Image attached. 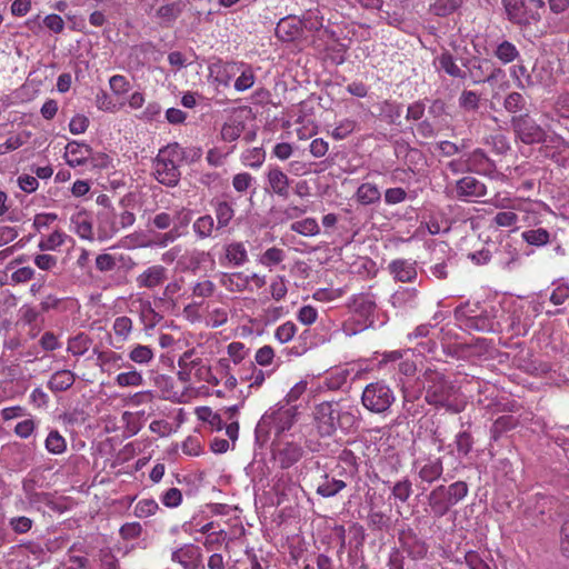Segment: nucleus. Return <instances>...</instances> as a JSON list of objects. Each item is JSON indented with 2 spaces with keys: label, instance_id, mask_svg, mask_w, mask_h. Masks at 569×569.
Listing matches in <instances>:
<instances>
[{
  "label": "nucleus",
  "instance_id": "50",
  "mask_svg": "<svg viewBox=\"0 0 569 569\" xmlns=\"http://www.w3.org/2000/svg\"><path fill=\"white\" fill-rule=\"evenodd\" d=\"M491 166V161L482 149L473 150L468 159V167L470 170L480 172L487 170Z\"/></svg>",
  "mask_w": 569,
  "mask_h": 569
},
{
  "label": "nucleus",
  "instance_id": "3",
  "mask_svg": "<svg viewBox=\"0 0 569 569\" xmlns=\"http://www.w3.org/2000/svg\"><path fill=\"white\" fill-rule=\"evenodd\" d=\"M455 318L458 326L469 332H493L498 330L493 307L481 306L479 302H466L457 307Z\"/></svg>",
  "mask_w": 569,
  "mask_h": 569
},
{
  "label": "nucleus",
  "instance_id": "40",
  "mask_svg": "<svg viewBox=\"0 0 569 569\" xmlns=\"http://www.w3.org/2000/svg\"><path fill=\"white\" fill-rule=\"evenodd\" d=\"M550 232L545 228L523 231L521 238L525 242L535 247H542L550 242Z\"/></svg>",
  "mask_w": 569,
  "mask_h": 569
},
{
  "label": "nucleus",
  "instance_id": "42",
  "mask_svg": "<svg viewBox=\"0 0 569 569\" xmlns=\"http://www.w3.org/2000/svg\"><path fill=\"white\" fill-rule=\"evenodd\" d=\"M490 203L498 208L503 210H518V211H527L523 208L525 201L520 198H510L507 196H501L500 193H497L491 200Z\"/></svg>",
  "mask_w": 569,
  "mask_h": 569
},
{
  "label": "nucleus",
  "instance_id": "6",
  "mask_svg": "<svg viewBox=\"0 0 569 569\" xmlns=\"http://www.w3.org/2000/svg\"><path fill=\"white\" fill-rule=\"evenodd\" d=\"M508 19L519 26H528L541 19L540 9L545 8L542 0H502Z\"/></svg>",
  "mask_w": 569,
  "mask_h": 569
},
{
  "label": "nucleus",
  "instance_id": "46",
  "mask_svg": "<svg viewBox=\"0 0 569 569\" xmlns=\"http://www.w3.org/2000/svg\"><path fill=\"white\" fill-rule=\"evenodd\" d=\"M198 417L210 425L212 430L220 431L224 427L223 417L220 412L213 411L209 407H202L198 410Z\"/></svg>",
  "mask_w": 569,
  "mask_h": 569
},
{
  "label": "nucleus",
  "instance_id": "17",
  "mask_svg": "<svg viewBox=\"0 0 569 569\" xmlns=\"http://www.w3.org/2000/svg\"><path fill=\"white\" fill-rule=\"evenodd\" d=\"M388 270L395 280L400 282H412L417 278L416 262L407 259L392 260L388 266Z\"/></svg>",
  "mask_w": 569,
  "mask_h": 569
},
{
  "label": "nucleus",
  "instance_id": "24",
  "mask_svg": "<svg viewBox=\"0 0 569 569\" xmlns=\"http://www.w3.org/2000/svg\"><path fill=\"white\" fill-rule=\"evenodd\" d=\"M127 357L139 367H149L153 362L156 353L150 346L133 343L129 347Z\"/></svg>",
  "mask_w": 569,
  "mask_h": 569
},
{
  "label": "nucleus",
  "instance_id": "56",
  "mask_svg": "<svg viewBox=\"0 0 569 569\" xmlns=\"http://www.w3.org/2000/svg\"><path fill=\"white\" fill-rule=\"evenodd\" d=\"M511 77L517 82L518 88H526L535 84V81L532 80L531 74L528 72L526 66L523 64H517L513 66L510 70Z\"/></svg>",
  "mask_w": 569,
  "mask_h": 569
},
{
  "label": "nucleus",
  "instance_id": "41",
  "mask_svg": "<svg viewBox=\"0 0 569 569\" xmlns=\"http://www.w3.org/2000/svg\"><path fill=\"white\" fill-rule=\"evenodd\" d=\"M348 377L346 369L330 371L323 379V387L331 391L340 390L347 383Z\"/></svg>",
  "mask_w": 569,
  "mask_h": 569
},
{
  "label": "nucleus",
  "instance_id": "31",
  "mask_svg": "<svg viewBox=\"0 0 569 569\" xmlns=\"http://www.w3.org/2000/svg\"><path fill=\"white\" fill-rule=\"evenodd\" d=\"M300 24L301 21L283 18L277 24L276 34L282 41H292L300 34Z\"/></svg>",
  "mask_w": 569,
  "mask_h": 569
},
{
  "label": "nucleus",
  "instance_id": "35",
  "mask_svg": "<svg viewBox=\"0 0 569 569\" xmlns=\"http://www.w3.org/2000/svg\"><path fill=\"white\" fill-rule=\"evenodd\" d=\"M240 67H243V63L237 62H224L214 64L211 69L212 72H216V81L222 86H229L232 76L239 71Z\"/></svg>",
  "mask_w": 569,
  "mask_h": 569
},
{
  "label": "nucleus",
  "instance_id": "47",
  "mask_svg": "<svg viewBox=\"0 0 569 569\" xmlns=\"http://www.w3.org/2000/svg\"><path fill=\"white\" fill-rule=\"evenodd\" d=\"M290 228L292 231L306 237L316 236L320 232L319 224L315 218H306L303 220L296 221Z\"/></svg>",
  "mask_w": 569,
  "mask_h": 569
},
{
  "label": "nucleus",
  "instance_id": "53",
  "mask_svg": "<svg viewBox=\"0 0 569 569\" xmlns=\"http://www.w3.org/2000/svg\"><path fill=\"white\" fill-rule=\"evenodd\" d=\"M250 375L240 376L242 381L249 382V388L259 389L266 381L267 373L258 369L253 362H249Z\"/></svg>",
  "mask_w": 569,
  "mask_h": 569
},
{
  "label": "nucleus",
  "instance_id": "22",
  "mask_svg": "<svg viewBox=\"0 0 569 569\" xmlns=\"http://www.w3.org/2000/svg\"><path fill=\"white\" fill-rule=\"evenodd\" d=\"M352 312L368 320L373 317L377 305L375 298L369 293H360L352 297L349 305Z\"/></svg>",
  "mask_w": 569,
  "mask_h": 569
},
{
  "label": "nucleus",
  "instance_id": "58",
  "mask_svg": "<svg viewBox=\"0 0 569 569\" xmlns=\"http://www.w3.org/2000/svg\"><path fill=\"white\" fill-rule=\"evenodd\" d=\"M390 518L380 510L371 509L367 517V522L372 530H383L388 528Z\"/></svg>",
  "mask_w": 569,
  "mask_h": 569
},
{
  "label": "nucleus",
  "instance_id": "19",
  "mask_svg": "<svg viewBox=\"0 0 569 569\" xmlns=\"http://www.w3.org/2000/svg\"><path fill=\"white\" fill-rule=\"evenodd\" d=\"M132 332V319L128 316L117 317L112 323L113 340L111 341V345L116 348H120L130 340Z\"/></svg>",
  "mask_w": 569,
  "mask_h": 569
},
{
  "label": "nucleus",
  "instance_id": "21",
  "mask_svg": "<svg viewBox=\"0 0 569 569\" xmlns=\"http://www.w3.org/2000/svg\"><path fill=\"white\" fill-rule=\"evenodd\" d=\"M91 154V147L87 143L71 141L66 146L64 158L70 167L82 166Z\"/></svg>",
  "mask_w": 569,
  "mask_h": 569
},
{
  "label": "nucleus",
  "instance_id": "52",
  "mask_svg": "<svg viewBox=\"0 0 569 569\" xmlns=\"http://www.w3.org/2000/svg\"><path fill=\"white\" fill-rule=\"evenodd\" d=\"M244 126L240 121L231 120L226 122L221 128V138L223 141L233 142L243 132Z\"/></svg>",
  "mask_w": 569,
  "mask_h": 569
},
{
  "label": "nucleus",
  "instance_id": "5",
  "mask_svg": "<svg viewBox=\"0 0 569 569\" xmlns=\"http://www.w3.org/2000/svg\"><path fill=\"white\" fill-rule=\"evenodd\" d=\"M392 389L383 381L367 385L361 395L362 406L370 412L383 413L395 402Z\"/></svg>",
  "mask_w": 569,
  "mask_h": 569
},
{
  "label": "nucleus",
  "instance_id": "64",
  "mask_svg": "<svg viewBox=\"0 0 569 569\" xmlns=\"http://www.w3.org/2000/svg\"><path fill=\"white\" fill-rule=\"evenodd\" d=\"M558 545L560 553L569 559V520L560 527Z\"/></svg>",
  "mask_w": 569,
  "mask_h": 569
},
{
  "label": "nucleus",
  "instance_id": "23",
  "mask_svg": "<svg viewBox=\"0 0 569 569\" xmlns=\"http://www.w3.org/2000/svg\"><path fill=\"white\" fill-rule=\"evenodd\" d=\"M192 230L198 240L214 238L221 232L218 231V226L209 213L198 217L192 223Z\"/></svg>",
  "mask_w": 569,
  "mask_h": 569
},
{
  "label": "nucleus",
  "instance_id": "28",
  "mask_svg": "<svg viewBox=\"0 0 569 569\" xmlns=\"http://www.w3.org/2000/svg\"><path fill=\"white\" fill-rule=\"evenodd\" d=\"M219 282L226 290L233 293L249 289L248 274L243 272L222 273Z\"/></svg>",
  "mask_w": 569,
  "mask_h": 569
},
{
  "label": "nucleus",
  "instance_id": "32",
  "mask_svg": "<svg viewBox=\"0 0 569 569\" xmlns=\"http://www.w3.org/2000/svg\"><path fill=\"white\" fill-rule=\"evenodd\" d=\"M224 257L234 267L243 266L248 261V252L242 242H231L224 246Z\"/></svg>",
  "mask_w": 569,
  "mask_h": 569
},
{
  "label": "nucleus",
  "instance_id": "48",
  "mask_svg": "<svg viewBox=\"0 0 569 569\" xmlns=\"http://www.w3.org/2000/svg\"><path fill=\"white\" fill-rule=\"evenodd\" d=\"M286 259V252L277 247L268 248L260 257L259 263L267 267L272 268L281 263Z\"/></svg>",
  "mask_w": 569,
  "mask_h": 569
},
{
  "label": "nucleus",
  "instance_id": "12",
  "mask_svg": "<svg viewBox=\"0 0 569 569\" xmlns=\"http://www.w3.org/2000/svg\"><path fill=\"white\" fill-rule=\"evenodd\" d=\"M168 279V269L162 264H152L136 277L139 289L153 290L161 287Z\"/></svg>",
  "mask_w": 569,
  "mask_h": 569
},
{
  "label": "nucleus",
  "instance_id": "38",
  "mask_svg": "<svg viewBox=\"0 0 569 569\" xmlns=\"http://www.w3.org/2000/svg\"><path fill=\"white\" fill-rule=\"evenodd\" d=\"M347 487L343 480L330 478L329 475L323 476V481L317 487V493L323 498H330L339 493Z\"/></svg>",
  "mask_w": 569,
  "mask_h": 569
},
{
  "label": "nucleus",
  "instance_id": "59",
  "mask_svg": "<svg viewBox=\"0 0 569 569\" xmlns=\"http://www.w3.org/2000/svg\"><path fill=\"white\" fill-rule=\"evenodd\" d=\"M297 333V326L292 321H286L274 331V339L280 343H287L293 339Z\"/></svg>",
  "mask_w": 569,
  "mask_h": 569
},
{
  "label": "nucleus",
  "instance_id": "63",
  "mask_svg": "<svg viewBox=\"0 0 569 569\" xmlns=\"http://www.w3.org/2000/svg\"><path fill=\"white\" fill-rule=\"evenodd\" d=\"M480 96L476 91L465 90L459 98V106L467 111L479 108Z\"/></svg>",
  "mask_w": 569,
  "mask_h": 569
},
{
  "label": "nucleus",
  "instance_id": "45",
  "mask_svg": "<svg viewBox=\"0 0 569 569\" xmlns=\"http://www.w3.org/2000/svg\"><path fill=\"white\" fill-rule=\"evenodd\" d=\"M266 159V152L262 148L247 149L241 154V162L243 166L258 169L262 166Z\"/></svg>",
  "mask_w": 569,
  "mask_h": 569
},
{
  "label": "nucleus",
  "instance_id": "49",
  "mask_svg": "<svg viewBox=\"0 0 569 569\" xmlns=\"http://www.w3.org/2000/svg\"><path fill=\"white\" fill-rule=\"evenodd\" d=\"M227 358L237 366L249 356V349L243 342L232 341L227 346Z\"/></svg>",
  "mask_w": 569,
  "mask_h": 569
},
{
  "label": "nucleus",
  "instance_id": "61",
  "mask_svg": "<svg viewBox=\"0 0 569 569\" xmlns=\"http://www.w3.org/2000/svg\"><path fill=\"white\" fill-rule=\"evenodd\" d=\"M271 298L276 301H281L288 293L287 281L284 277L277 276L269 286Z\"/></svg>",
  "mask_w": 569,
  "mask_h": 569
},
{
  "label": "nucleus",
  "instance_id": "18",
  "mask_svg": "<svg viewBox=\"0 0 569 569\" xmlns=\"http://www.w3.org/2000/svg\"><path fill=\"white\" fill-rule=\"evenodd\" d=\"M303 456L302 447L297 442H286L276 452V460L282 469H288L297 463Z\"/></svg>",
  "mask_w": 569,
  "mask_h": 569
},
{
  "label": "nucleus",
  "instance_id": "2",
  "mask_svg": "<svg viewBox=\"0 0 569 569\" xmlns=\"http://www.w3.org/2000/svg\"><path fill=\"white\" fill-rule=\"evenodd\" d=\"M186 160V151L178 142L169 143L158 151L153 161L156 180L167 187H176L181 177L180 166Z\"/></svg>",
  "mask_w": 569,
  "mask_h": 569
},
{
  "label": "nucleus",
  "instance_id": "51",
  "mask_svg": "<svg viewBox=\"0 0 569 569\" xmlns=\"http://www.w3.org/2000/svg\"><path fill=\"white\" fill-rule=\"evenodd\" d=\"M182 12V7L180 2H172L168 4H163L158 8L156 14L162 21L170 23L173 22Z\"/></svg>",
  "mask_w": 569,
  "mask_h": 569
},
{
  "label": "nucleus",
  "instance_id": "29",
  "mask_svg": "<svg viewBox=\"0 0 569 569\" xmlns=\"http://www.w3.org/2000/svg\"><path fill=\"white\" fill-rule=\"evenodd\" d=\"M124 367L128 370L118 373L114 378V383L120 388L141 387L144 383L142 373L131 365H124Z\"/></svg>",
  "mask_w": 569,
  "mask_h": 569
},
{
  "label": "nucleus",
  "instance_id": "37",
  "mask_svg": "<svg viewBox=\"0 0 569 569\" xmlns=\"http://www.w3.org/2000/svg\"><path fill=\"white\" fill-rule=\"evenodd\" d=\"M71 223L74 228V232L82 239L92 240L93 230L92 223L89 217L83 212H78L72 216Z\"/></svg>",
  "mask_w": 569,
  "mask_h": 569
},
{
  "label": "nucleus",
  "instance_id": "1",
  "mask_svg": "<svg viewBox=\"0 0 569 569\" xmlns=\"http://www.w3.org/2000/svg\"><path fill=\"white\" fill-rule=\"evenodd\" d=\"M313 428L322 439H330L338 432L348 436L357 432L361 416L356 405L342 401H321L312 409Z\"/></svg>",
  "mask_w": 569,
  "mask_h": 569
},
{
  "label": "nucleus",
  "instance_id": "11",
  "mask_svg": "<svg viewBox=\"0 0 569 569\" xmlns=\"http://www.w3.org/2000/svg\"><path fill=\"white\" fill-rule=\"evenodd\" d=\"M202 557L201 548L193 543H184L171 552V561L182 569H200Z\"/></svg>",
  "mask_w": 569,
  "mask_h": 569
},
{
  "label": "nucleus",
  "instance_id": "39",
  "mask_svg": "<svg viewBox=\"0 0 569 569\" xmlns=\"http://www.w3.org/2000/svg\"><path fill=\"white\" fill-rule=\"evenodd\" d=\"M493 56L503 64H508L517 60L519 57V50L517 47L508 41L503 40L497 44Z\"/></svg>",
  "mask_w": 569,
  "mask_h": 569
},
{
  "label": "nucleus",
  "instance_id": "15",
  "mask_svg": "<svg viewBox=\"0 0 569 569\" xmlns=\"http://www.w3.org/2000/svg\"><path fill=\"white\" fill-rule=\"evenodd\" d=\"M266 179L270 190L280 198L289 197L290 179L280 167H270Z\"/></svg>",
  "mask_w": 569,
  "mask_h": 569
},
{
  "label": "nucleus",
  "instance_id": "57",
  "mask_svg": "<svg viewBox=\"0 0 569 569\" xmlns=\"http://www.w3.org/2000/svg\"><path fill=\"white\" fill-rule=\"evenodd\" d=\"M159 510V505L154 499H141L134 506L133 513L138 518L153 516Z\"/></svg>",
  "mask_w": 569,
  "mask_h": 569
},
{
  "label": "nucleus",
  "instance_id": "36",
  "mask_svg": "<svg viewBox=\"0 0 569 569\" xmlns=\"http://www.w3.org/2000/svg\"><path fill=\"white\" fill-rule=\"evenodd\" d=\"M462 4L463 0H435L429 11L436 17L445 18L456 12Z\"/></svg>",
  "mask_w": 569,
  "mask_h": 569
},
{
  "label": "nucleus",
  "instance_id": "54",
  "mask_svg": "<svg viewBox=\"0 0 569 569\" xmlns=\"http://www.w3.org/2000/svg\"><path fill=\"white\" fill-rule=\"evenodd\" d=\"M391 493L396 500L402 503L407 502L412 493L411 481L408 478L397 481L392 487Z\"/></svg>",
  "mask_w": 569,
  "mask_h": 569
},
{
  "label": "nucleus",
  "instance_id": "14",
  "mask_svg": "<svg viewBox=\"0 0 569 569\" xmlns=\"http://www.w3.org/2000/svg\"><path fill=\"white\" fill-rule=\"evenodd\" d=\"M487 187L475 177L466 176L456 182V197L463 201L486 196Z\"/></svg>",
  "mask_w": 569,
  "mask_h": 569
},
{
  "label": "nucleus",
  "instance_id": "30",
  "mask_svg": "<svg viewBox=\"0 0 569 569\" xmlns=\"http://www.w3.org/2000/svg\"><path fill=\"white\" fill-rule=\"evenodd\" d=\"M213 211L216 216V224L218 231L223 232L229 227L230 222L234 217V209L231 203L224 200H219L213 204Z\"/></svg>",
  "mask_w": 569,
  "mask_h": 569
},
{
  "label": "nucleus",
  "instance_id": "7",
  "mask_svg": "<svg viewBox=\"0 0 569 569\" xmlns=\"http://www.w3.org/2000/svg\"><path fill=\"white\" fill-rule=\"evenodd\" d=\"M299 416L298 406H290L279 402L274 408L267 411L261 422L263 426L273 430L277 436L288 431L296 423Z\"/></svg>",
  "mask_w": 569,
  "mask_h": 569
},
{
  "label": "nucleus",
  "instance_id": "44",
  "mask_svg": "<svg viewBox=\"0 0 569 569\" xmlns=\"http://www.w3.org/2000/svg\"><path fill=\"white\" fill-rule=\"evenodd\" d=\"M90 345V338L86 333L80 332L68 340L67 351L79 357L89 350Z\"/></svg>",
  "mask_w": 569,
  "mask_h": 569
},
{
  "label": "nucleus",
  "instance_id": "43",
  "mask_svg": "<svg viewBox=\"0 0 569 569\" xmlns=\"http://www.w3.org/2000/svg\"><path fill=\"white\" fill-rule=\"evenodd\" d=\"M44 447L52 455H61L67 450V441L58 430H51L44 440Z\"/></svg>",
  "mask_w": 569,
  "mask_h": 569
},
{
  "label": "nucleus",
  "instance_id": "10",
  "mask_svg": "<svg viewBox=\"0 0 569 569\" xmlns=\"http://www.w3.org/2000/svg\"><path fill=\"white\" fill-rule=\"evenodd\" d=\"M134 222L136 216L129 210L113 213L111 218H101L98 226V238L99 240L110 239L120 230L133 226Z\"/></svg>",
  "mask_w": 569,
  "mask_h": 569
},
{
  "label": "nucleus",
  "instance_id": "26",
  "mask_svg": "<svg viewBox=\"0 0 569 569\" xmlns=\"http://www.w3.org/2000/svg\"><path fill=\"white\" fill-rule=\"evenodd\" d=\"M76 381V373L68 369L53 372L47 382L48 389L53 392H62L70 389Z\"/></svg>",
  "mask_w": 569,
  "mask_h": 569
},
{
  "label": "nucleus",
  "instance_id": "62",
  "mask_svg": "<svg viewBox=\"0 0 569 569\" xmlns=\"http://www.w3.org/2000/svg\"><path fill=\"white\" fill-rule=\"evenodd\" d=\"M357 127V122L353 119H343L341 120L337 127L332 130V137L336 140L346 139L349 134H351Z\"/></svg>",
  "mask_w": 569,
  "mask_h": 569
},
{
  "label": "nucleus",
  "instance_id": "27",
  "mask_svg": "<svg viewBox=\"0 0 569 569\" xmlns=\"http://www.w3.org/2000/svg\"><path fill=\"white\" fill-rule=\"evenodd\" d=\"M443 473V463L441 458L427 459L418 470V477L422 482L433 483Z\"/></svg>",
  "mask_w": 569,
  "mask_h": 569
},
{
  "label": "nucleus",
  "instance_id": "16",
  "mask_svg": "<svg viewBox=\"0 0 569 569\" xmlns=\"http://www.w3.org/2000/svg\"><path fill=\"white\" fill-rule=\"evenodd\" d=\"M428 505L436 517H443L450 508L455 506L450 497L447 496L446 487L438 486L428 496Z\"/></svg>",
  "mask_w": 569,
  "mask_h": 569
},
{
  "label": "nucleus",
  "instance_id": "34",
  "mask_svg": "<svg viewBox=\"0 0 569 569\" xmlns=\"http://www.w3.org/2000/svg\"><path fill=\"white\" fill-rule=\"evenodd\" d=\"M380 198L381 193L379 188L370 182L360 184L356 191V200L363 206L376 203Z\"/></svg>",
  "mask_w": 569,
  "mask_h": 569
},
{
  "label": "nucleus",
  "instance_id": "20",
  "mask_svg": "<svg viewBox=\"0 0 569 569\" xmlns=\"http://www.w3.org/2000/svg\"><path fill=\"white\" fill-rule=\"evenodd\" d=\"M203 363L202 359L196 357L193 350L186 351L178 361L179 371L178 378L182 382H191L194 377L197 368Z\"/></svg>",
  "mask_w": 569,
  "mask_h": 569
},
{
  "label": "nucleus",
  "instance_id": "9",
  "mask_svg": "<svg viewBox=\"0 0 569 569\" xmlns=\"http://www.w3.org/2000/svg\"><path fill=\"white\" fill-rule=\"evenodd\" d=\"M473 83L489 82L492 83L499 78H505L506 72L501 68H495L488 59L473 57L465 64Z\"/></svg>",
  "mask_w": 569,
  "mask_h": 569
},
{
  "label": "nucleus",
  "instance_id": "60",
  "mask_svg": "<svg viewBox=\"0 0 569 569\" xmlns=\"http://www.w3.org/2000/svg\"><path fill=\"white\" fill-rule=\"evenodd\" d=\"M447 496L450 497L452 502L457 505L468 495L469 488L465 481H456L446 487Z\"/></svg>",
  "mask_w": 569,
  "mask_h": 569
},
{
  "label": "nucleus",
  "instance_id": "55",
  "mask_svg": "<svg viewBox=\"0 0 569 569\" xmlns=\"http://www.w3.org/2000/svg\"><path fill=\"white\" fill-rule=\"evenodd\" d=\"M516 210L499 211L492 219V223L498 228H512L516 227L519 218L515 212Z\"/></svg>",
  "mask_w": 569,
  "mask_h": 569
},
{
  "label": "nucleus",
  "instance_id": "4",
  "mask_svg": "<svg viewBox=\"0 0 569 569\" xmlns=\"http://www.w3.org/2000/svg\"><path fill=\"white\" fill-rule=\"evenodd\" d=\"M425 400L436 408L451 409V399L457 392L456 386L443 372L428 368L422 373Z\"/></svg>",
  "mask_w": 569,
  "mask_h": 569
},
{
  "label": "nucleus",
  "instance_id": "33",
  "mask_svg": "<svg viewBox=\"0 0 569 569\" xmlns=\"http://www.w3.org/2000/svg\"><path fill=\"white\" fill-rule=\"evenodd\" d=\"M436 63H438L439 68L443 70L448 76L452 78H466V72H463L459 66L456 63L450 51H442L437 58Z\"/></svg>",
  "mask_w": 569,
  "mask_h": 569
},
{
  "label": "nucleus",
  "instance_id": "13",
  "mask_svg": "<svg viewBox=\"0 0 569 569\" xmlns=\"http://www.w3.org/2000/svg\"><path fill=\"white\" fill-rule=\"evenodd\" d=\"M399 543L402 550L413 560L423 559L427 556V543L411 529L399 535Z\"/></svg>",
  "mask_w": 569,
  "mask_h": 569
},
{
  "label": "nucleus",
  "instance_id": "8",
  "mask_svg": "<svg viewBox=\"0 0 569 569\" xmlns=\"http://www.w3.org/2000/svg\"><path fill=\"white\" fill-rule=\"evenodd\" d=\"M511 126L516 137L526 144L545 141L546 132L528 113L513 116Z\"/></svg>",
  "mask_w": 569,
  "mask_h": 569
},
{
  "label": "nucleus",
  "instance_id": "25",
  "mask_svg": "<svg viewBox=\"0 0 569 569\" xmlns=\"http://www.w3.org/2000/svg\"><path fill=\"white\" fill-rule=\"evenodd\" d=\"M68 241H73V239L64 231L56 229L50 233L40 236L38 248L41 251H58Z\"/></svg>",
  "mask_w": 569,
  "mask_h": 569
}]
</instances>
